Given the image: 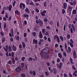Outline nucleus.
Masks as SVG:
<instances>
[{
	"label": "nucleus",
	"mask_w": 77,
	"mask_h": 77,
	"mask_svg": "<svg viewBox=\"0 0 77 77\" xmlns=\"http://www.w3.org/2000/svg\"><path fill=\"white\" fill-rule=\"evenodd\" d=\"M12 49L13 51H14L17 50V48L14 45H12Z\"/></svg>",
	"instance_id": "obj_12"
},
{
	"label": "nucleus",
	"mask_w": 77,
	"mask_h": 77,
	"mask_svg": "<svg viewBox=\"0 0 77 77\" xmlns=\"http://www.w3.org/2000/svg\"><path fill=\"white\" fill-rule=\"evenodd\" d=\"M66 37L67 39H70V38H71V36L70 35L68 34L67 35Z\"/></svg>",
	"instance_id": "obj_22"
},
{
	"label": "nucleus",
	"mask_w": 77,
	"mask_h": 77,
	"mask_svg": "<svg viewBox=\"0 0 77 77\" xmlns=\"http://www.w3.org/2000/svg\"><path fill=\"white\" fill-rule=\"evenodd\" d=\"M39 37L40 38H42V37H43V36L42 35V32L41 31H40L39 33Z\"/></svg>",
	"instance_id": "obj_16"
},
{
	"label": "nucleus",
	"mask_w": 77,
	"mask_h": 77,
	"mask_svg": "<svg viewBox=\"0 0 77 77\" xmlns=\"http://www.w3.org/2000/svg\"><path fill=\"white\" fill-rule=\"evenodd\" d=\"M22 45H23V48H25L26 47V45L24 44V42H22Z\"/></svg>",
	"instance_id": "obj_26"
},
{
	"label": "nucleus",
	"mask_w": 77,
	"mask_h": 77,
	"mask_svg": "<svg viewBox=\"0 0 77 77\" xmlns=\"http://www.w3.org/2000/svg\"><path fill=\"white\" fill-rule=\"evenodd\" d=\"M72 68L74 69V70H75L76 69H75V67L74 66H72Z\"/></svg>",
	"instance_id": "obj_53"
},
{
	"label": "nucleus",
	"mask_w": 77,
	"mask_h": 77,
	"mask_svg": "<svg viewBox=\"0 0 77 77\" xmlns=\"http://www.w3.org/2000/svg\"><path fill=\"white\" fill-rule=\"evenodd\" d=\"M64 45L65 49H66V52L68 53L69 51V53H71V48H70V47H68V50H67V44H66V43H65Z\"/></svg>",
	"instance_id": "obj_2"
},
{
	"label": "nucleus",
	"mask_w": 77,
	"mask_h": 77,
	"mask_svg": "<svg viewBox=\"0 0 77 77\" xmlns=\"http://www.w3.org/2000/svg\"><path fill=\"white\" fill-rule=\"evenodd\" d=\"M54 39L56 40L57 39V42L58 43L60 42V39H59V37L57 35H55L54 37Z\"/></svg>",
	"instance_id": "obj_3"
},
{
	"label": "nucleus",
	"mask_w": 77,
	"mask_h": 77,
	"mask_svg": "<svg viewBox=\"0 0 77 77\" xmlns=\"http://www.w3.org/2000/svg\"><path fill=\"white\" fill-rule=\"evenodd\" d=\"M3 9L4 10H7L8 8L6 7H4Z\"/></svg>",
	"instance_id": "obj_54"
},
{
	"label": "nucleus",
	"mask_w": 77,
	"mask_h": 77,
	"mask_svg": "<svg viewBox=\"0 0 77 77\" xmlns=\"http://www.w3.org/2000/svg\"><path fill=\"white\" fill-rule=\"evenodd\" d=\"M26 3L27 5H29V0H26Z\"/></svg>",
	"instance_id": "obj_36"
},
{
	"label": "nucleus",
	"mask_w": 77,
	"mask_h": 77,
	"mask_svg": "<svg viewBox=\"0 0 77 77\" xmlns=\"http://www.w3.org/2000/svg\"><path fill=\"white\" fill-rule=\"evenodd\" d=\"M62 13L63 14H64L65 13V10L64 9H63L62 10Z\"/></svg>",
	"instance_id": "obj_29"
},
{
	"label": "nucleus",
	"mask_w": 77,
	"mask_h": 77,
	"mask_svg": "<svg viewBox=\"0 0 77 77\" xmlns=\"http://www.w3.org/2000/svg\"><path fill=\"white\" fill-rule=\"evenodd\" d=\"M69 75L70 77H72V75L71 73L70 72H69Z\"/></svg>",
	"instance_id": "obj_52"
},
{
	"label": "nucleus",
	"mask_w": 77,
	"mask_h": 77,
	"mask_svg": "<svg viewBox=\"0 0 77 77\" xmlns=\"http://www.w3.org/2000/svg\"><path fill=\"white\" fill-rule=\"evenodd\" d=\"M20 70H21V67H19L16 69V71H17V72H19L20 71Z\"/></svg>",
	"instance_id": "obj_13"
},
{
	"label": "nucleus",
	"mask_w": 77,
	"mask_h": 77,
	"mask_svg": "<svg viewBox=\"0 0 77 77\" xmlns=\"http://www.w3.org/2000/svg\"><path fill=\"white\" fill-rule=\"evenodd\" d=\"M15 14H16L17 15H19L20 13H19V12H18L17 10H16L15 11Z\"/></svg>",
	"instance_id": "obj_33"
},
{
	"label": "nucleus",
	"mask_w": 77,
	"mask_h": 77,
	"mask_svg": "<svg viewBox=\"0 0 77 77\" xmlns=\"http://www.w3.org/2000/svg\"><path fill=\"white\" fill-rule=\"evenodd\" d=\"M27 21L26 20H24V24L25 25H27Z\"/></svg>",
	"instance_id": "obj_58"
},
{
	"label": "nucleus",
	"mask_w": 77,
	"mask_h": 77,
	"mask_svg": "<svg viewBox=\"0 0 77 77\" xmlns=\"http://www.w3.org/2000/svg\"><path fill=\"white\" fill-rule=\"evenodd\" d=\"M19 7L20 9H22L24 10L25 9V4L20 3V4Z\"/></svg>",
	"instance_id": "obj_4"
},
{
	"label": "nucleus",
	"mask_w": 77,
	"mask_h": 77,
	"mask_svg": "<svg viewBox=\"0 0 77 77\" xmlns=\"http://www.w3.org/2000/svg\"><path fill=\"white\" fill-rule=\"evenodd\" d=\"M55 47H56V48H57V47H58V44H56L55 45Z\"/></svg>",
	"instance_id": "obj_61"
},
{
	"label": "nucleus",
	"mask_w": 77,
	"mask_h": 77,
	"mask_svg": "<svg viewBox=\"0 0 77 77\" xmlns=\"http://www.w3.org/2000/svg\"><path fill=\"white\" fill-rule=\"evenodd\" d=\"M45 59H47L48 58V54H46L45 55Z\"/></svg>",
	"instance_id": "obj_21"
},
{
	"label": "nucleus",
	"mask_w": 77,
	"mask_h": 77,
	"mask_svg": "<svg viewBox=\"0 0 77 77\" xmlns=\"http://www.w3.org/2000/svg\"><path fill=\"white\" fill-rule=\"evenodd\" d=\"M5 38H2V41L3 43V42H4L5 41Z\"/></svg>",
	"instance_id": "obj_40"
},
{
	"label": "nucleus",
	"mask_w": 77,
	"mask_h": 77,
	"mask_svg": "<svg viewBox=\"0 0 77 77\" xmlns=\"http://www.w3.org/2000/svg\"><path fill=\"white\" fill-rule=\"evenodd\" d=\"M11 35L13 36V33H14V30L13 29H11Z\"/></svg>",
	"instance_id": "obj_27"
},
{
	"label": "nucleus",
	"mask_w": 77,
	"mask_h": 77,
	"mask_svg": "<svg viewBox=\"0 0 77 77\" xmlns=\"http://www.w3.org/2000/svg\"><path fill=\"white\" fill-rule=\"evenodd\" d=\"M25 11L27 13H29V9L28 8H26L25 9Z\"/></svg>",
	"instance_id": "obj_30"
},
{
	"label": "nucleus",
	"mask_w": 77,
	"mask_h": 77,
	"mask_svg": "<svg viewBox=\"0 0 77 77\" xmlns=\"http://www.w3.org/2000/svg\"><path fill=\"white\" fill-rule=\"evenodd\" d=\"M33 44H37L38 41H37V40H35V39H34L33 40Z\"/></svg>",
	"instance_id": "obj_11"
},
{
	"label": "nucleus",
	"mask_w": 77,
	"mask_h": 77,
	"mask_svg": "<svg viewBox=\"0 0 77 77\" xmlns=\"http://www.w3.org/2000/svg\"><path fill=\"white\" fill-rule=\"evenodd\" d=\"M11 9H12V5H10L9 6V11H11Z\"/></svg>",
	"instance_id": "obj_32"
},
{
	"label": "nucleus",
	"mask_w": 77,
	"mask_h": 77,
	"mask_svg": "<svg viewBox=\"0 0 77 77\" xmlns=\"http://www.w3.org/2000/svg\"><path fill=\"white\" fill-rule=\"evenodd\" d=\"M47 12V11L45 10H44L42 12H41L40 14L42 16H45V13Z\"/></svg>",
	"instance_id": "obj_9"
},
{
	"label": "nucleus",
	"mask_w": 77,
	"mask_h": 77,
	"mask_svg": "<svg viewBox=\"0 0 77 77\" xmlns=\"http://www.w3.org/2000/svg\"><path fill=\"white\" fill-rule=\"evenodd\" d=\"M25 57H23L21 59L22 62H24V60H25Z\"/></svg>",
	"instance_id": "obj_37"
},
{
	"label": "nucleus",
	"mask_w": 77,
	"mask_h": 77,
	"mask_svg": "<svg viewBox=\"0 0 77 77\" xmlns=\"http://www.w3.org/2000/svg\"><path fill=\"white\" fill-rule=\"evenodd\" d=\"M63 8L65 9H66V8H67V4L66 3H64L63 4Z\"/></svg>",
	"instance_id": "obj_10"
},
{
	"label": "nucleus",
	"mask_w": 77,
	"mask_h": 77,
	"mask_svg": "<svg viewBox=\"0 0 77 77\" xmlns=\"http://www.w3.org/2000/svg\"><path fill=\"white\" fill-rule=\"evenodd\" d=\"M35 22L36 24H39V23H40V26H42V20H36Z\"/></svg>",
	"instance_id": "obj_7"
},
{
	"label": "nucleus",
	"mask_w": 77,
	"mask_h": 77,
	"mask_svg": "<svg viewBox=\"0 0 77 77\" xmlns=\"http://www.w3.org/2000/svg\"><path fill=\"white\" fill-rule=\"evenodd\" d=\"M48 51H49V48H46L45 49H42L40 53L41 57H44V53H47V52Z\"/></svg>",
	"instance_id": "obj_1"
},
{
	"label": "nucleus",
	"mask_w": 77,
	"mask_h": 77,
	"mask_svg": "<svg viewBox=\"0 0 77 77\" xmlns=\"http://www.w3.org/2000/svg\"><path fill=\"white\" fill-rule=\"evenodd\" d=\"M32 35L34 37H35L36 35V33L35 32H33L32 33Z\"/></svg>",
	"instance_id": "obj_20"
},
{
	"label": "nucleus",
	"mask_w": 77,
	"mask_h": 77,
	"mask_svg": "<svg viewBox=\"0 0 77 77\" xmlns=\"http://www.w3.org/2000/svg\"><path fill=\"white\" fill-rule=\"evenodd\" d=\"M0 33L2 36H4V33L3 31L1 32Z\"/></svg>",
	"instance_id": "obj_47"
},
{
	"label": "nucleus",
	"mask_w": 77,
	"mask_h": 77,
	"mask_svg": "<svg viewBox=\"0 0 77 77\" xmlns=\"http://www.w3.org/2000/svg\"><path fill=\"white\" fill-rule=\"evenodd\" d=\"M12 61L13 63V64H15V60H14V59H13L12 60Z\"/></svg>",
	"instance_id": "obj_59"
},
{
	"label": "nucleus",
	"mask_w": 77,
	"mask_h": 77,
	"mask_svg": "<svg viewBox=\"0 0 77 77\" xmlns=\"http://www.w3.org/2000/svg\"><path fill=\"white\" fill-rule=\"evenodd\" d=\"M35 11H36L37 12H38H38H39V10L37 8L35 9Z\"/></svg>",
	"instance_id": "obj_51"
},
{
	"label": "nucleus",
	"mask_w": 77,
	"mask_h": 77,
	"mask_svg": "<svg viewBox=\"0 0 77 77\" xmlns=\"http://www.w3.org/2000/svg\"><path fill=\"white\" fill-rule=\"evenodd\" d=\"M9 51H12V49H11V46H9Z\"/></svg>",
	"instance_id": "obj_34"
},
{
	"label": "nucleus",
	"mask_w": 77,
	"mask_h": 77,
	"mask_svg": "<svg viewBox=\"0 0 77 77\" xmlns=\"http://www.w3.org/2000/svg\"><path fill=\"white\" fill-rule=\"evenodd\" d=\"M73 57L74 59L77 58V54H76V52L75 51H73Z\"/></svg>",
	"instance_id": "obj_8"
},
{
	"label": "nucleus",
	"mask_w": 77,
	"mask_h": 77,
	"mask_svg": "<svg viewBox=\"0 0 77 77\" xmlns=\"http://www.w3.org/2000/svg\"><path fill=\"white\" fill-rule=\"evenodd\" d=\"M73 44L74 43H72L71 42H69V44L72 47H73Z\"/></svg>",
	"instance_id": "obj_31"
},
{
	"label": "nucleus",
	"mask_w": 77,
	"mask_h": 77,
	"mask_svg": "<svg viewBox=\"0 0 77 77\" xmlns=\"http://www.w3.org/2000/svg\"><path fill=\"white\" fill-rule=\"evenodd\" d=\"M49 35V33L48 32H46L45 34V35L46 36H47V35Z\"/></svg>",
	"instance_id": "obj_49"
},
{
	"label": "nucleus",
	"mask_w": 77,
	"mask_h": 77,
	"mask_svg": "<svg viewBox=\"0 0 77 77\" xmlns=\"http://www.w3.org/2000/svg\"><path fill=\"white\" fill-rule=\"evenodd\" d=\"M57 63H59V62H60V59H59V58L57 59Z\"/></svg>",
	"instance_id": "obj_50"
},
{
	"label": "nucleus",
	"mask_w": 77,
	"mask_h": 77,
	"mask_svg": "<svg viewBox=\"0 0 77 77\" xmlns=\"http://www.w3.org/2000/svg\"><path fill=\"white\" fill-rule=\"evenodd\" d=\"M72 9V7H70V6H68L67 7V12L69 11V15H71V11Z\"/></svg>",
	"instance_id": "obj_5"
},
{
	"label": "nucleus",
	"mask_w": 77,
	"mask_h": 77,
	"mask_svg": "<svg viewBox=\"0 0 77 77\" xmlns=\"http://www.w3.org/2000/svg\"><path fill=\"white\" fill-rule=\"evenodd\" d=\"M54 73L55 74H56L57 73V71L56 70V69H54Z\"/></svg>",
	"instance_id": "obj_28"
},
{
	"label": "nucleus",
	"mask_w": 77,
	"mask_h": 77,
	"mask_svg": "<svg viewBox=\"0 0 77 77\" xmlns=\"http://www.w3.org/2000/svg\"><path fill=\"white\" fill-rule=\"evenodd\" d=\"M25 75L24 74L22 73L21 74V77H25Z\"/></svg>",
	"instance_id": "obj_44"
},
{
	"label": "nucleus",
	"mask_w": 77,
	"mask_h": 77,
	"mask_svg": "<svg viewBox=\"0 0 77 77\" xmlns=\"http://www.w3.org/2000/svg\"><path fill=\"white\" fill-rule=\"evenodd\" d=\"M6 48L4 47V48L5 50V51L6 52H8V49H9V48H8V45H6L5 47Z\"/></svg>",
	"instance_id": "obj_14"
},
{
	"label": "nucleus",
	"mask_w": 77,
	"mask_h": 77,
	"mask_svg": "<svg viewBox=\"0 0 77 77\" xmlns=\"http://www.w3.org/2000/svg\"><path fill=\"white\" fill-rule=\"evenodd\" d=\"M73 3V4H74L75 5H76V1H74Z\"/></svg>",
	"instance_id": "obj_62"
},
{
	"label": "nucleus",
	"mask_w": 77,
	"mask_h": 77,
	"mask_svg": "<svg viewBox=\"0 0 77 77\" xmlns=\"http://www.w3.org/2000/svg\"><path fill=\"white\" fill-rule=\"evenodd\" d=\"M32 75H36V72L35 71H34L32 72Z\"/></svg>",
	"instance_id": "obj_41"
},
{
	"label": "nucleus",
	"mask_w": 77,
	"mask_h": 77,
	"mask_svg": "<svg viewBox=\"0 0 77 77\" xmlns=\"http://www.w3.org/2000/svg\"><path fill=\"white\" fill-rule=\"evenodd\" d=\"M47 65L48 66H50V63L49 62H47Z\"/></svg>",
	"instance_id": "obj_38"
},
{
	"label": "nucleus",
	"mask_w": 77,
	"mask_h": 77,
	"mask_svg": "<svg viewBox=\"0 0 77 77\" xmlns=\"http://www.w3.org/2000/svg\"><path fill=\"white\" fill-rule=\"evenodd\" d=\"M3 20L4 21H6V17H4L3 18Z\"/></svg>",
	"instance_id": "obj_64"
},
{
	"label": "nucleus",
	"mask_w": 77,
	"mask_h": 77,
	"mask_svg": "<svg viewBox=\"0 0 77 77\" xmlns=\"http://www.w3.org/2000/svg\"><path fill=\"white\" fill-rule=\"evenodd\" d=\"M45 74L47 76H48V75H49V73H48L46 71L45 72Z\"/></svg>",
	"instance_id": "obj_39"
},
{
	"label": "nucleus",
	"mask_w": 77,
	"mask_h": 77,
	"mask_svg": "<svg viewBox=\"0 0 77 77\" xmlns=\"http://www.w3.org/2000/svg\"><path fill=\"white\" fill-rule=\"evenodd\" d=\"M63 54L64 57H66V53L64 52H63Z\"/></svg>",
	"instance_id": "obj_43"
},
{
	"label": "nucleus",
	"mask_w": 77,
	"mask_h": 77,
	"mask_svg": "<svg viewBox=\"0 0 77 77\" xmlns=\"http://www.w3.org/2000/svg\"><path fill=\"white\" fill-rule=\"evenodd\" d=\"M63 65V63L62 62H60V65L59 63H57V66L58 68L59 69H60L62 68V66Z\"/></svg>",
	"instance_id": "obj_6"
},
{
	"label": "nucleus",
	"mask_w": 77,
	"mask_h": 77,
	"mask_svg": "<svg viewBox=\"0 0 77 77\" xmlns=\"http://www.w3.org/2000/svg\"><path fill=\"white\" fill-rule=\"evenodd\" d=\"M46 4H47V1H45L44 3V6H45V7L46 6Z\"/></svg>",
	"instance_id": "obj_46"
},
{
	"label": "nucleus",
	"mask_w": 77,
	"mask_h": 77,
	"mask_svg": "<svg viewBox=\"0 0 77 77\" xmlns=\"http://www.w3.org/2000/svg\"><path fill=\"white\" fill-rule=\"evenodd\" d=\"M58 55L60 58H62V54H61L60 53H58Z\"/></svg>",
	"instance_id": "obj_25"
},
{
	"label": "nucleus",
	"mask_w": 77,
	"mask_h": 77,
	"mask_svg": "<svg viewBox=\"0 0 77 77\" xmlns=\"http://www.w3.org/2000/svg\"><path fill=\"white\" fill-rule=\"evenodd\" d=\"M27 36V33H24V37L25 38Z\"/></svg>",
	"instance_id": "obj_48"
},
{
	"label": "nucleus",
	"mask_w": 77,
	"mask_h": 77,
	"mask_svg": "<svg viewBox=\"0 0 77 77\" xmlns=\"http://www.w3.org/2000/svg\"><path fill=\"white\" fill-rule=\"evenodd\" d=\"M31 13L32 14V15H33V14H34V13H35V11L34 10H32L31 11Z\"/></svg>",
	"instance_id": "obj_45"
},
{
	"label": "nucleus",
	"mask_w": 77,
	"mask_h": 77,
	"mask_svg": "<svg viewBox=\"0 0 77 77\" xmlns=\"http://www.w3.org/2000/svg\"><path fill=\"white\" fill-rule=\"evenodd\" d=\"M5 17L6 18H8V17H9V14H8L6 13V15H5Z\"/></svg>",
	"instance_id": "obj_35"
},
{
	"label": "nucleus",
	"mask_w": 77,
	"mask_h": 77,
	"mask_svg": "<svg viewBox=\"0 0 77 77\" xmlns=\"http://www.w3.org/2000/svg\"><path fill=\"white\" fill-rule=\"evenodd\" d=\"M23 17L24 18H29V15L27 14H25L23 15Z\"/></svg>",
	"instance_id": "obj_15"
},
{
	"label": "nucleus",
	"mask_w": 77,
	"mask_h": 77,
	"mask_svg": "<svg viewBox=\"0 0 77 77\" xmlns=\"http://www.w3.org/2000/svg\"><path fill=\"white\" fill-rule=\"evenodd\" d=\"M29 5H32V6H33V5H34V4H33V3L32 2H31L29 3Z\"/></svg>",
	"instance_id": "obj_55"
},
{
	"label": "nucleus",
	"mask_w": 77,
	"mask_h": 77,
	"mask_svg": "<svg viewBox=\"0 0 77 77\" xmlns=\"http://www.w3.org/2000/svg\"><path fill=\"white\" fill-rule=\"evenodd\" d=\"M45 31H46V30L45 29H42V34H44L45 33Z\"/></svg>",
	"instance_id": "obj_19"
},
{
	"label": "nucleus",
	"mask_w": 77,
	"mask_h": 77,
	"mask_svg": "<svg viewBox=\"0 0 77 77\" xmlns=\"http://www.w3.org/2000/svg\"><path fill=\"white\" fill-rule=\"evenodd\" d=\"M76 12V10L75 9H74L72 11V14H75Z\"/></svg>",
	"instance_id": "obj_24"
},
{
	"label": "nucleus",
	"mask_w": 77,
	"mask_h": 77,
	"mask_svg": "<svg viewBox=\"0 0 77 77\" xmlns=\"http://www.w3.org/2000/svg\"><path fill=\"white\" fill-rule=\"evenodd\" d=\"M60 39H61L62 41H63V37L62 36H59Z\"/></svg>",
	"instance_id": "obj_18"
},
{
	"label": "nucleus",
	"mask_w": 77,
	"mask_h": 77,
	"mask_svg": "<svg viewBox=\"0 0 77 77\" xmlns=\"http://www.w3.org/2000/svg\"><path fill=\"white\" fill-rule=\"evenodd\" d=\"M21 65L23 67V66H24V63H21Z\"/></svg>",
	"instance_id": "obj_56"
},
{
	"label": "nucleus",
	"mask_w": 77,
	"mask_h": 77,
	"mask_svg": "<svg viewBox=\"0 0 77 77\" xmlns=\"http://www.w3.org/2000/svg\"><path fill=\"white\" fill-rule=\"evenodd\" d=\"M71 26L72 29H73L74 32H75V26H74V25L73 24H72L71 25Z\"/></svg>",
	"instance_id": "obj_17"
},
{
	"label": "nucleus",
	"mask_w": 77,
	"mask_h": 77,
	"mask_svg": "<svg viewBox=\"0 0 77 77\" xmlns=\"http://www.w3.org/2000/svg\"><path fill=\"white\" fill-rule=\"evenodd\" d=\"M64 77H68V75H67V74L66 73H64Z\"/></svg>",
	"instance_id": "obj_42"
},
{
	"label": "nucleus",
	"mask_w": 77,
	"mask_h": 77,
	"mask_svg": "<svg viewBox=\"0 0 77 77\" xmlns=\"http://www.w3.org/2000/svg\"><path fill=\"white\" fill-rule=\"evenodd\" d=\"M8 63L9 64H11V63H12V61H11V60H9L8 61Z\"/></svg>",
	"instance_id": "obj_57"
},
{
	"label": "nucleus",
	"mask_w": 77,
	"mask_h": 77,
	"mask_svg": "<svg viewBox=\"0 0 77 77\" xmlns=\"http://www.w3.org/2000/svg\"><path fill=\"white\" fill-rule=\"evenodd\" d=\"M20 39V37H19V36H17L16 39L17 40H19Z\"/></svg>",
	"instance_id": "obj_60"
},
{
	"label": "nucleus",
	"mask_w": 77,
	"mask_h": 77,
	"mask_svg": "<svg viewBox=\"0 0 77 77\" xmlns=\"http://www.w3.org/2000/svg\"><path fill=\"white\" fill-rule=\"evenodd\" d=\"M15 1H14V2L13 3V6H15Z\"/></svg>",
	"instance_id": "obj_63"
},
{
	"label": "nucleus",
	"mask_w": 77,
	"mask_h": 77,
	"mask_svg": "<svg viewBox=\"0 0 77 77\" xmlns=\"http://www.w3.org/2000/svg\"><path fill=\"white\" fill-rule=\"evenodd\" d=\"M28 60V61H32L33 60V58L31 57H30L28 59H27Z\"/></svg>",
	"instance_id": "obj_23"
}]
</instances>
